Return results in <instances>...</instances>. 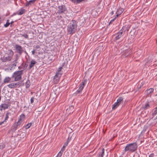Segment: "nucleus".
Masks as SVG:
<instances>
[{
    "label": "nucleus",
    "instance_id": "obj_1",
    "mask_svg": "<svg viewBox=\"0 0 157 157\" xmlns=\"http://www.w3.org/2000/svg\"><path fill=\"white\" fill-rule=\"evenodd\" d=\"M77 27L76 21L74 20H72L69 23L67 27L68 33L72 35L75 33Z\"/></svg>",
    "mask_w": 157,
    "mask_h": 157
},
{
    "label": "nucleus",
    "instance_id": "obj_2",
    "mask_svg": "<svg viewBox=\"0 0 157 157\" xmlns=\"http://www.w3.org/2000/svg\"><path fill=\"white\" fill-rule=\"evenodd\" d=\"M137 144L136 142L127 144L124 148L125 151L133 152L136 151L137 149Z\"/></svg>",
    "mask_w": 157,
    "mask_h": 157
},
{
    "label": "nucleus",
    "instance_id": "obj_3",
    "mask_svg": "<svg viewBox=\"0 0 157 157\" xmlns=\"http://www.w3.org/2000/svg\"><path fill=\"white\" fill-rule=\"evenodd\" d=\"M23 70L15 71L12 74L11 78L13 79L14 81L17 82L21 79V76L23 74Z\"/></svg>",
    "mask_w": 157,
    "mask_h": 157
},
{
    "label": "nucleus",
    "instance_id": "obj_4",
    "mask_svg": "<svg viewBox=\"0 0 157 157\" xmlns=\"http://www.w3.org/2000/svg\"><path fill=\"white\" fill-rule=\"evenodd\" d=\"M11 102L9 100H6L0 105V111L7 109L11 106Z\"/></svg>",
    "mask_w": 157,
    "mask_h": 157
},
{
    "label": "nucleus",
    "instance_id": "obj_5",
    "mask_svg": "<svg viewBox=\"0 0 157 157\" xmlns=\"http://www.w3.org/2000/svg\"><path fill=\"white\" fill-rule=\"evenodd\" d=\"M58 10L57 13L60 14L63 13H65V12H67V8L64 5H61L59 6L58 7Z\"/></svg>",
    "mask_w": 157,
    "mask_h": 157
},
{
    "label": "nucleus",
    "instance_id": "obj_6",
    "mask_svg": "<svg viewBox=\"0 0 157 157\" xmlns=\"http://www.w3.org/2000/svg\"><path fill=\"white\" fill-rule=\"evenodd\" d=\"M21 82H13L7 85V86L10 89H13L16 87L19 88L21 86H23L24 83H23L22 85H21Z\"/></svg>",
    "mask_w": 157,
    "mask_h": 157
},
{
    "label": "nucleus",
    "instance_id": "obj_7",
    "mask_svg": "<svg viewBox=\"0 0 157 157\" xmlns=\"http://www.w3.org/2000/svg\"><path fill=\"white\" fill-rule=\"evenodd\" d=\"M61 75L59 72L56 73L53 79V82L54 84H57L59 82Z\"/></svg>",
    "mask_w": 157,
    "mask_h": 157
},
{
    "label": "nucleus",
    "instance_id": "obj_8",
    "mask_svg": "<svg viewBox=\"0 0 157 157\" xmlns=\"http://www.w3.org/2000/svg\"><path fill=\"white\" fill-rule=\"evenodd\" d=\"M15 48L17 52L20 55L22 54V53L23 52V50L21 46L18 44H16L15 45Z\"/></svg>",
    "mask_w": 157,
    "mask_h": 157
},
{
    "label": "nucleus",
    "instance_id": "obj_9",
    "mask_svg": "<svg viewBox=\"0 0 157 157\" xmlns=\"http://www.w3.org/2000/svg\"><path fill=\"white\" fill-rule=\"evenodd\" d=\"M87 82V80L86 79L83 80L81 82V83L79 85V87L78 90L82 91Z\"/></svg>",
    "mask_w": 157,
    "mask_h": 157
},
{
    "label": "nucleus",
    "instance_id": "obj_10",
    "mask_svg": "<svg viewBox=\"0 0 157 157\" xmlns=\"http://www.w3.org/2000/svg\"><path fill=\"white\" fill-rule=\"evenodd\" d=\"M12 59V56H8L6 57L3 56L1 58V60L3 62H6L7 61H11Z\"/></svg>",
    "mask_w": 157,
    "mask_h": 157
},
{
    "label": "nucleus",
    "instance_id": "obj_11",
    "mask_svg": "<svg viewBox=\"0 0 157 157\" xmlns=\"http://www.w3.org/2000/svg\"><path fill=\"white\" fill-rule=\"evenodd\" d=\"M124 9L121 8L119 7L117 9V11L116 13V14L115 17L117 18L124 11Z\"/></svg>",
    "mask_w": 157,
    "mask_h": 157
},
{
    "label": "nucleus",
    "instance_id": "obj_12",
    "mask_svg": "<svg viewBox=\"0 0 157 157\" xmlns=\"http://www.w3.org/2000/svg\"><path fill=\"white\" fill-rule=\"evenodd\" d=\"M15 60L13 61V63L11 64V67L13 68L15 67L17 65V64L18 63L17 60L19 58L18 55L17 54L15 55Z\"/></svg>",
    "mask_w": 157,
    "mask_h": 157
},
{
    "label": "nucleus",
    "instance_id": "obj_13",
    "mask_svg": "<svg viewBox=\"0 0 157 157\" xmlns=\"http://www.w3.org/2000/svg\"><path fill=\"white\" fill-rule=\"evenodd\" d=\"M25 114L22 113L21 114L18 120V123H20L21 124L23 121L25 119Z\"/></svg>",
    "mask_w": 157,
    "mask_h": 157
},
{
    "label": "nucleus",
    "instance_id": "obj_14",
    "mask_svg": "<svg viewBox=\"0 0 157 157\" xmlns=\"http://www.w3.org/2000/svg\"><path fill=\"white\" fill-rule=\"evenodd\" d=\"M36 0H30L29 2L27 1L25 3V6L26 7L31 6L34 4Z\"/></svg>",
    "mask_w": 157,
    "mask_h": 157
},
{
    "label": "nucleus",
    "instance_id": "obj_15",
    "mask_svg": "<svg viewBox=\"0 0 157 157\" xmlns=\"http://www.w3.org/2000/svg\"><path fill=\"white\" fill-rule=\"evenodd\" d=\"M17 123L18 121L17 122H15L13 124V125L12 126L11 128L14 131L16 130L17 129L18 126L21 124L20 123Z\"/></svg>",
    "mask_w": 157,
    "mask_h": 157
},
{
    "label": "nucleus",
    "instance_id": "obj_16",
    "mask_svg": "<svg viewBox=\"0 0 157 157\" xmlns=\"http://www.w3.org/2000/svg\"><path fill=\"white\" fill-rule=\"evenodd\" d=\"M150 106L149 105V102H146L145 104L143 105L142 107V109L144 110H145L149 109Z\"/></svg>",
    "mask_w": 157,
    "mask_h": 157
},
{
    "label": "nucleus",
    "instance_id": "obj_17",
    "mask_svg": "<svg viewBox=\"0 0 157 157\" xmlns=\"http://www.w3.org/2000/svg\"><path fill=\"white\" fill-rule=\"evenodd\" d=\"M26 11L25 9H23V8H21L18 11L17 15H21L25 13Z\"/></svg>",
    "mask_w": 157,
    "mask_h": 157
},
{
    "label": "nucleus",
    "instance_id": "obj_18",
    "mask_svg": "<svg viewBox=\"0 0 157 157\" xmlns=\"http://www.w3.org/2000/svg\"><path fill=\"white\" fill-rule=\"evenodd\" d=\"M36 63V61L33 60H32L30 62V64H29V69H31L35 65Z\"/></svg>",
    "mask_w": 157,
    "mask_h": 157
},
{
    "label": "nucleus",
    "instance_id": "obj_19",
    "mask_svg": "<svg viewBox=\"0 0 157 157\" xmlns=\"http://www.w3.org/2000/svg\"><path fill=\"white\" fill-rule=\"evenodd\" d=\"M11 113L10 112L7 111L6 113V117L5 118V119H4V121L6 123L7 122V121L8 120L9 118V116H11Z\"/></svg>",
    "mask_w": 157,
    "mask_h": 157
},
{
    "label": "nucleus",
    "instance_id": "obj_20",
    "mask_svg": "<svg viewBox=\"0 0 157 157\" xmlns=\"http://www.w3.org/2000/svg\"><path fill=\"white\" fill-rule=\"evenodd\" d=\"M23 31H24V34H21L20 35H21V36L24 37L25 38L28 39L29 35H28V33H27L28 32L27 31H26L25 30H24Z\"/></svg>",
    "mask_w": 157,
    "mask_h": 157
},
{
    "label": "nucleus",
    "instance_id": "obj_21",
    "mask_svg": "<svg viewBox=\"0 0 157 157\" xmlns=\"http://www.w3.org/2000/svg\"><path fill=\"white\" fill-rule=\"evenodd\" d=\"M11 77H6L4 80L3 83H9L11 80Z\"/></svg>",
    "mask_w": 157,
    "mask_h": 157
},
{
    "label": "nucleus",
    "instance_id": "obj_22",
    "mask_svg": "<svg viewBox=\"0 0 157 157\" xmlns=\"http://www.w3.org/2000/svg\"><path fill=\"white\" fill-rule=\"evenodd\" d=\"M105 149L103 148L101 151L99 152L98 154L99 157H103L104 154Z\"/></svg>",
    "mask_w": 157,
    "mask_h": 157
},
{
    "label": "nucleus",
    "instance_id": "obj_23",
    "mask_svg": "<svg viewBox=\"0 0 157 157\" xmlns=\"http://www.w3.org/2000/svg\"><path fill=\"white\" fill-rule=\"evenodd\" d=\"M25 87L26 89L29 88L30 86V82L29 79H28L26 81L25 84Z\"/></svg>",
    "mask_w": 157,
    "mask_h": 157
},
{
    "label": "nucleus",
    "instance_id": "obj_24",
    "mask_svg": "<svg viewBox=\"0 0 157 157\" xmlns=\"http://www.w3.org/2000/svg\"><path fill=\"white\" fill-rule=\"evenodd\" d=\"M72 2L75 4H77L82 2L84 0H70Z\"/></svg>",
    "mask_w": 157,
    "mask_h": 157
},
{
    "label": "nucleus",
    "instance_id": "obj_25",
    "mask_svg": "<svg viewBox=\"0 0 157 157\" xmlns=\"http://www.w3.org/2000/svg\"><path fill=\"white\" fill-rule=\"evenodd\" d=\"M129 28L128 25H125L122 27V29L123 30L124 32H125L126 31H128Z\"/></svg>",
    "mask_w": 157,
    "mask_h": 157
},
{
    "label": "nucleus",
    "instance_id": "obj_26",
    "mask_svg": "<svg viewBox=\"0 0 157 157\" xmlns=\"http://www.w3.org/2000/svg\"><path fill=\"white\" fill-rule=\"evenodd\" d=\"M120 105L118 104L117 102H115L112 105V109L114 110L116 109Z\"/></svg>",
    "mask_w": 157,
    "mask_h": 157
},
{
    "label": "nucleus",
    "instance_id": "obj_27",
    "mask_svg": "<svg viewBox=\"0 0 157 157\" xmlns=\"http://www.w3.org/2000/svg\"><path fill=\"white\" fill-rule=\"evenodd\" d=\"M117 36H116L115 39L116 40H119L121 37L123 36V35H121V33H117Z\"/></svg>",
    "mask_w": 157,
    "mask_h": 157
},
{
    "label": "nucleus",
    "instance_id": "obj_28",
    "mask_svg": "<svg viewBox=\"0 0 157 157\" xmlns=\"http://www.w3.org/2000/svg\"><path fill=\"white\" fill-rule=\"evenodd\" d=\"M154 89L153 88H150L148 89H147L146 91H147V93L148 94H149L152 93H153L154 91Z\"/></svg>",
    "mask_w": 157,
    "mask_h": 157
},
{
    "label": "nucleus",
    "instance_id": "obj_29",
    "mask_svg": "<svg viewBox=\"0 0 157 157\" xmlns=\"http://www.w3.org/2000/svg\"><path fill=\"white\" fill-rule=\"evenodd\" d=\"M123 98L122 97H119L117 100V102L119 105L121 104V102L123 101Z\"/></svg>",
    "mask_w": 157,
    "mask_h": 157
},
{
    "label": "nucleus",
    "instance_id": "obj_30",
    "mask_svg": "<svg viewBox=\"0 0 157 157\" xmlns=\"http://www.w3.org/2000/svg\"><path fill=\"white\" fill-rule=\"evenodd\" d=\"M21 66L23 67V71L24 70H25V69H26L27 68V67L28 66V64L26 63H22L21 64Z\"/></svg>",
    "mask_w": 157,
    "mask_h": 157
},
{
    "label": "nucleus",
    "instance_id": "obj_31",
    "mask_svg": "<svg viewBox=\"0 0 157 157\" xmlns=\"http://www.w3.org/2000/svg\"><path fill=\"white\" fill-rule=\"evenodd\" d=\"M8 51L9 53L8 55H9L10 56H12V57H13L14 55L13 51L11 49H9Z\"/></svg>",
    "mask_w": 157,
    "mask_h": 157
},
{
    "label": "nucleus",
    "instance_id": "obj_32",
    "mask_svg": "<svg viewBox=\"0 0 157 157\" xmlns=\"http://www.w3.org/2000/svg\"><path fill=\"white\" fill-rule=\"evenodd\" d=\"M6 147V145L3 143H0V151L2 150Z\"/></svg>",
    "mask_w": 157,
    "mask_h": 157
},
{
    "label": "nucleus",
    "instance_id": "obj_33",
    "mask_svg": "<svg viewBox=\"0 0 157 157\" xmlns=\"http://www.w3.org/2000/svg\"><path fill=\"white\" fill-rule=\"evenodd\" d=\"M157 114V106L155 108V110L152 113L153 117H155Z\"/></svg>",
    "mask_w": 157,
    "mask_h": 157
},
{
    "label": "nucleus",
    "instance_id": "obj_34",
    "mask_svg": "<svg viewBox=\"0 0 157 157\" xmlns=\"http://www.w3.org/2000/svg\"><path fill=\"white\" fill-rule=\"evenodd\" d=\"M9 21H10L9 19L7 20L6 24L4 25V26L5 27H7L10 24V23L9 22Z\"/></svg>",
    "mask_w": 157,
    "mask_h": 157
},
{
    "label": "nucleus",
    "instance_id": "obj_35",
    "mask_svg": "<svg viewBox=\"0 0 157 157\" xmlns=\"http://www.w3.org/2000/svg\"><path fill=\"white\" fill-rule=\"evenodd\" d=\"M82 91L78 89L76 91V92L74 94L75 95H77L78 94H81Z\"/></svg>",
    "mask_w": 157,
    "mask_h": 157
},
{
    "label": "nucleus",
    "instance_id": "obj_36",
    "mask_svg": "<svg viewBox=\"0 0 157 157\" xmlns=\"http://www.w3.org/2000/svg\"><path fill=\"white\" fill-rule=\"evenodd\" d=\"M117 18L115 16V17L113 19H112L110 21L109 23V25L112 24L113 22Z\"/></svg>",
    "mask_w": 157,
    "mask_h": 157
},
{
    "label": "nucleus",
    "instance_id": "obj_37",
    "mask_svg": "<svg viewBox=\"0 0 157 157\" xmlns=\"http://www.w3.org/2000/svg\"><path fill=\"white\" fill-rule=\"evenodd\" d=\"M32 124V123H30L28 124L26 126V128L28 129V128H29L30 127V126H31Z\"/></svg>",
    "mask_w": 157,
    "mask_h": 157
},
{
    "label": "nucleus",
    "instance_id": "obj_38",
    "mask_svg": "<svg viewBox=\"0 0 157 157\" xmlns=\"http://www.w3.org/2000/svg\"><path fill=\"white\" fill-rule=\"evenodd\" d=\"M63 153L59 151L56 157H61Z\"/></svg>",
    "mask_w": 157,
    "mask_h": 157
},
{
    "label": "nucleus",
    "instance_id": "obj_39",
    "mask_svg": "<svg viewBox=\"0 0 157 157\" xmlns=\"http://www.w3.org/2000/svg\"><path fill=\"white\" fill-rule=\"evenodd\" d=\"M66 147H64V146H63V147H62L61 148L60 150V151L63 153L64 151L65 150V148Z\"/></svg>",
    "mask_w": 157,
    "mask_h": 157
},
{
    "label": "nucleus",
    "instance_id": "obj_40",
    "mask_svg": "<svg viewBox=\"0 0 157 157\" xmlns=\"http://www.w3.org/2000/svg\"><path fill=\"white\" fill-rule=\"evenodd\" d=\"M71 137H70V136H69L67 140V141L68 142V143L71 140Z\"/></svg>",
    "mask_w": 157,
    "mask_h": 157
},
{
    "label": "nucleus",
    "instance_id": "obj_41",
    "mask_svg": "<svg viewBox=\"0 0 157 157\" xmlns=\"http://www.w3.org/2000/svg\"><path fill=\"white\" fill-rule=\"evenodd\" d=\"M34 98L33 97H32L30 99V102L31 103L33 102Z\"/></svg>",
    "mask_w": 157,
    "mask_h": 157
},
{
    "label": "nucleus",
    "instance_id": "obj_42",
    "mask_svg": "<svg viewBox=\"0 0 157 157\" xmlns=\"http://www.w3.org/2000/svg\"><path fill=\"white\" fill-rule=\"evenodd\" d=\"M123 30L122 29V28L120 30L119 32H118L119 33H121V35H122V33H123Z\"/></svg>",
    "mask_w": 157,
    "mask_h": 157
},
{
    "label": "nucleus",
    "instance_id": "obj_43",
    "mask_svg": "<svg viewBox=\"0 0 157 157\" xmlns=\"http://www.w3.org/2000/svg\"><path fill=\"white\" fill-rule=\"evenodd\" d=\"M62 68V67H59L58 68V70H57V72H59H59H60V71H61Z\"/></svg>",
    "mask_w": 157,
    "mask_h": 157
},
{
    "label": "nucleus",
    "instance_id": "obj_44",
    "mask_svg": "<svg viewBox=\"0 0 157 157\" xmlns=\"http://www.w3.org/2000/svg\"><path fill=\"white\" fill-rule=\"evenodd\" d=\"M68 143L67 142V141H66V142H65L64 144H63V146H64V147H66L68 145Z\"/></svg>",
    "mask_w": 157,
    "mask_h": 157
},
{
    "label": "nucleus",
    "instance_id": "obj_45",
    "mask_svg": "<svg viewBox=\"0 0 157 157\" xmlns=\"http://www.w3.org/2000/svg\"><path fill=\"white\" fill-rule=\"evenodd\" d=\"M17 13H17V11L15 13H13V14H12V15H11V17H12L13 16L17 14Z\"/></svg>",
    "mask_w": 157,
    "mask_h": 157
},
{
    "label": "nucleus",
    "instance_id": "obj_46",
    "mask_svg": "<svg viewBox=\"0 0 157 157\" xmlns=\"http://www.w3.org/2000/svg\"><path fill=\"white\" fill-rule=\"evenodd\" d=\"M154 153H151L149 155V157H154Z\"/></svg>",
    "mask_w": 157,
    "mask_h": 157
},
{
    "label": "nucleus",
    "instance_id": "obj_47",
    "mask_svg": "<svg viewBox=\"0 0 157 157\" xmlns=\"http://www.w3.org/2000/svg\"><path fill=\"white\" fill-rule=\"evenodd\" d=\"M4 123H6L4 121H3L2 122H0V125L2 124H3Z\"/></svg>",
    "mask_w": 157,
    "mask_h": 157
},
{
    "label": "nucleus",
    "instance_id": "obj_48",
    "mask_svg": "<svg viewBox=\"0 0 157 157\" xmlns=\"http://www.w3.org/2000/svg\"><path fill=\"white\" fill-rule=\"evenodd\" d=\"M114 12L113 11H112L110 13V14L111 15H113L114 14Z\"/></svg>",
    "mask_w": 157,
    "mask_h": 157
},
{
    "label": "nucleus",
    "instance_id": "obj_49",
    "mask_svg": "<svg viewBox=\"0 0 157 157\" xmlns=\"http://www.w3.org/2000/svg\"><path fill=\"white\" fill-rule=\"evenodd\" d=\"M36 49H40V47L38 45H37L36 46Z\"/></svg>",
    "mask_w": 157,
    "mask_h": 157
},
{
    "label": "nucleus",
    "instance_id": "obj_50",
    "mask_svg": "<svg viewBox=\"0 0 157 157\" xmlns=\"http://www.w3.org/2000/svg\"><path fill=\"white\" fill-rule=\"evenodd\" d=\"M74 106H71L69 107V109H74Z\"/></svg>",
    "mask_w": 157,
    "mask_h": 157
},
{
    "label": "nucleus",
    "instance_id": "obj_51",
    "mask_svg": "<svg viewBox=\"0 0 157 157\" xmlns=\"http://www.w3.org/2000/svg\"><path fill=\"white\" fill-rule=\"evenodd\" d=\"M32 53L33 55H34L35 53V50H33V51H32Z\"/></svg>",
    "mask_w": 157,
    "mask_h": 157
},
{
    "label": "nucleus",
    "instance_id": "obj_52",
    "mask_svg": "<svg viewBox=\"0 0 157 157\" xmlns=\"http://www.w3.org/2000/svg\"><path fill=\"white\" fill-rule=\"evenodd\" d=\"M18 68L19 69H21L22 68L23 69V67L21 65L20 66L18 67Z\"/></svg>",
    "mask_w": 157,
    "mask_h": 157
},
{
    "label": "nucleus",
    "instance_id": "obj_53",
    "mask_svg": "<svg viewBox=\"0 0 157 157\" xmlns=\"http://www.w3.org/2000/svg\"><path fill=\"white\" fill-rule=\"evenodd\" d=\"M65 64V62H63V63L61 67H62V68L64 66V65Z\"/></svg>",
    "mask_w": 157,
    "mask_h": 157
},
{
    "label": "nucleus",
    "instance_id": "obj_54",
    "mask_svg": "<svg viewBox=\"0 0 157 157\" xmlns=\"http://www.w3.org/2000/svg\"><path fill=\"white\" fill-rule=\"evenodd\" d=\"M143 85V84H142V85H140L139 87H138V88L139 89H140L141 87Z\"/></svg>",
    "mask_w": 157,
    "mask_h": 157
},
{
    "label": "nucleus",
    "instance_id": "obj_55",
    "mask_svg": "<svg viewBox=\"0 0 157 157\" xmlns=\"http://www.w3.org/2000/svg\"><path fill=\"white\" fill-rule=\"evenodd\" d=\"M14 22V21H11V22L10 23V24L11 25H12L13 23Z\"/></svg>",
    "mask_w": 157,
    "mask_h": 157
},
{
    "label": "nucleus",
    "instance_id": "obj_56",
    "mask_svg": "<svg viewBox=\"0 0 157 157\" xmlns=\"http://www.w3.org/2000/svg\"><path fill=\"white\" fill-rule=\"evenodd\" d=\"M1 19V17H0V19Z\"/></svg>",
    "mask_w": 157,
    "mask_h": 157
}]
</instances>
